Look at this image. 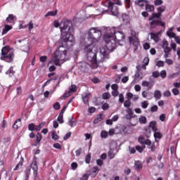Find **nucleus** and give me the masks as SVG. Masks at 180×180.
<instances>
[{"instance_id": "nucleus-13", "label": "nucleus", "mask_w": 180, "mask_h": 180, "mask_svg": "<svg viewBox=\"0 0 180 180\" xmlns=\"http://www.w3.org/2000/svg\"><path fill=\"white\" fill-rule=\"evenodd\" d=\"M142 96H143V98H147V99H148V100L153 99V93L143 91L142 92Z\"/></svg>"}, {"instance_id": "nucleus-1", "label": "nucleus", "mask_w": 180, "mask_h": 180, "mask_svg": "<svg viewBox=\"0 0 180 180\" xmlns=\"http://www.w3.org/2000/svg\"><path fill=\"white\" fill-rule=\"evenodd\" d=\"M102 37V31L98 27H91L89 29L86 38H82V44L85 46L84 51L86 53V58L88 61L91 63V68L95 70L99 66V63H105L106 60H109L110 53L116 49V40L112 34L106 33L104 35V41L105 46L100 48L101 59H96V53L92 51L94 44L98 43Z\"/></svg>"}, {"instance_id": "nucleus-12", "label": "nucleus", "mask_w": 180, "mask_h": 180, "mask_svg": "<svg viewBox=\"0 0 180 180\" xmlns=\"http://www.w3.org/2000/svg\"><path fill=\"white\" fill-rule=\"evenodd\" d=\"M145 9L146 12H154L155 11L154 5L150 4V2L148 1L146 5L145 6Z\"/></svg>"}, {"instance_id": "nucleus-50", "label": "nucleus", "mask_w": 180, "mask_h": 180, "mask_svg": "<svg viewBox=\"0 0 180 180\" xmlns=\"http://www.w3.org/2000/svg\"><path fill=\"white\" fill-rule=\"evenodd\" d=\"M160 76L161 77V78H166L167 77V71L162 70L160 73Z\"/></svg>"}, {"instance_id": "nucleus-27", "label": "nucleus", "mask_w": 180, "mask_h": 180, "mask_svg": "<svg viewBox=\"0 0 180 180\" xmlns=\"http://www.w3.org/2000/svg\"><path fill=\"white\" fill-rule=\"evenodd\" d=\"M9 77H13L15 74V70H13V67H11L10 69L6 72Z\"/></svg>"}, {"instance_id": "nucleus-61", "label": "nucleus", "mask_w": 180, "mask_h": 180, "mask_svg": "<svg viewBox=\"0 0 180 180\" xmlns=\"http://www.w3.org/2000/svg\"><path fill=\"white\" fill-rule=\"evenodd\" d=\"M111 94L116 97V96H119V91L118 90H112V92H111Z\"/></svg>"}, {"instance_id": "nucleus-40", "label": "nucleus", "mask_w": 180, "mask_h": 180, "mask_svg": "<svg viewBox=\"0 0 180 180\" xmlns=\"http://www.w3.org/2000/svg\"><path fill=\"white\" fill-rule=\"evenodd\" d=\"M141 68H142L146 71L147 70V65L142 64L141 66L140 65L136 66L137 71H140Z\"/></svg>"}, {"instance_id": "nucleus-55", "label": "nucleus", "mask_w": 180, "mask_h": 180, "mask_svg": "<svg viewBox=\"0 0 180 180\" xmlns=\"http://www.w3.org/2000/svg\"><path fill=\"white\" fill-rule=\"evenodd\" d=\"M152 77H153L154 78H158V77H160V72L158 71H155L152 73Z\"/></svg>"}, {"instance_id": "nucleus-20", "label": "nucleus", "mask_w": 180, "mask_h": 180, "mask_svg": "<svg viewBox=\"0 0 180 180\" xmlns=\"http://www.w3.org/2000/svg\"><path fill=\"white\" fill-rule=\"evenodd\" d=\"M14 20H16V17H15L12 14H10L8 17L6 19L7 23H12V22H14Z\"/></svg>"}, {"instance_id": "nucleus-26", "label": "nucleus", "mask_w": 180, "mask_h": 180, "mask_svg": "<svg viewBox=\"0 0 180 180\" xmlns=\"http://www.w3.org/2000/svg\"><path fill=\"white\" fill-rule=\"evenodd\" d=\"M158 33H150V39H152V40H154V41H158Z\"/></svg>"}, {"instance_id": "nucleus-51", "label": "nucleus", "mask_w": 180, "mask_h": 180, "mask_svg": "<svg viewBox=\"0 0 180 180\" xmlns=\"http://www.w3.org/2000/svg\"><path fill=\"white\" fill-rule=\"evenodd\" d=\"M149 63H150V58H148V57L144 58V59L143 60V64L145 65H148Z\"/></svg>"}, {"instance_id": "nucleus-5", "label": "nucleus", "mask_w": 180, "mask_h": 180, "mask_svg": "<svg viewBox=\"0 0 180 180\" xmlns=\"http://www.w3.org/2000/svg\"><path fill=\"white\" fill-rule=\"evenodd\" d=\"M1 56H4V60L6 61V63H12L15 57L13 51L9 49L8 46L3 47L1 49Z\"/></svg>"}, {"instance_id": "nucleus-24", "label": "nucleus", "mask_w": 180, "mask_h": 180, "mask_svg": "<svg viewBox=\"0 0 180 180\" xmlns=\"http://www.w3.org/2000/svg\"><path fill=\"white\" fill-rule=\"evenodd\" d=\"M51 137L52 140H58L59 137L57 134H56V131H52L50 132Z\"/></svg>"}, {"instance_id": "nucleus-32", "label": "nucleus", "mask_w": 180, "mask_h": 180, "mask_svg": "<svg viewBox=\"0 0 180 180\" xmlns=\"http://www.w3.org/2000/svg\"><path fill=\"white\" fill-rule=\"evenodd\" d=\"M127 112L128 113V115H127V119H130L131 116H133V110H131V108H128Z\"/></svg>"}, {"instance_id": "nucleus-4", "label": "nucleus", "mask_w": 180, "mask_h": 180, "mask_svg": "<svg viewBox=\"0 0 180 180\" xmlns=\"http://www.w3.org/2000/svg\"><path fill=\"white\" fill-rule=\"evenodd\" d=\"M32 169L33 171L34 180L39 179V166L37 165V161L36 160V158H34L32 164L30 165V167H27L26 170L25 171L26 180L29 179V176H30V171Z\"/></svg>"}, {"instance_id": "nucleus-43", "label": "nucleus", "mask_w": 180, "mask_h": 180, "mask_svg": "<svg viewBox=\"0 0 180 180\" xmlns=\"http://www.w3.org/2000/svg\"><path fill=\"white\" fill-rule=\"evenodd\" d=\"M23 166V162L20 161V162L18 163V165L15 166L14 171H18L19 168Z\"/></svg>"}, {"instance_id": "nucleus-48", "label": "nucleus", "mask_w": 180, "mask_h": 180, "mask_svg": "<svg viewBox=\"0 0 180 180\" xmlns=\"http://www.w3.org/2000/svg\"><path fill=\"white\" fill-rule=\"evenodd\" d=\"M162 4H163L162 0H155L154 1V5H155V6H160Z\"/></svg>"}, {"instance_id": "nucleus-10", "label": "nucleus", "mask_w": 180, "mask_h": 180, "mask_svg": "<svg viewBox=\"0 0 180 180\" xmlns=\"http://www.w3.org/2000/svg\"><path fill=\"white\" fill-rule=\"evenodd\" d=\"M132 41H134L133 45L135 47V50H137L138 46H139V44H140V42H139V39L137 38H136V37H129L130 44H131Z\"/></svg>"}, {"instance_id": "nucleus-21", "label": "nucleus", "mask_w": 180, "mask_h": 180, "mask_svg": "<svg viewBox=\"0 0 180 180\" xmlns=\"http://www.w3.org/2000/svg\"><path fill=\"white\" fill-rule=\"evenodd\" d=\"M37 125H35L33 123H31L28 125V130H30V131H37Z\"/></svg>"}, {"instance_id": "nucleus-58", "label": "nucleus", "mask_w": 180, "mask_h": 180, "mask_svg": "<svg viewBox=\"0 0 180 180\" xmlns=\"http://www.w3.org/2000/svg\"><path fill=\"white\" fill-rule=\"evenodd\" d=\"M101 136L102 139H106V137H108V132L106 131H102Z\"/></svg>"}, {"instance_id": "nucleus-46", "label": "nucleus", "mask_w": 180, "mask_h": 180, "mask_svg": "<svg viewBox=\"0 0 180 180\" xmlns=\"http://www.w3.org/2000/svg\"><path fill=\"white\" fill-rule=\"evenodd\" d=\"M69 89L72 94H73V92H77V86L72 84Z\"/></svg>"}, {"instance_id": "nucleus-8", "label": "nucleus", "mask_w": 180, "mask_h": 180, "mask_svg": "<svg viewBox=\"0 0 180 180\" xmlns=\"http://www.w3.org/2000/svg\"><path fill=\"white\" fill-rule=\"evenodd\" d=\"M87 173L91 178H95L99 173V167L98 166L94 167L91 170L88 171Z\"/></svg>"}, {"instance_id": "nucleus-39", "label": "nucleus", "mask_w": 180, "mask_h": 180, "mask_svg": "<svg viewBox=\"0 0 180 180\" xmlns=\"http://www.w3.org/2000/svg\"><path fill=\"white\" fill-rule=\"evenodd\" d=\"M46 124V122H42L39 124V125L37 126V131H40L43 127H44V125Z\"/></svg>"}, {"instance_id": "nucleus-34", "label": "nucleus", "mask_w": 180, "mask_h": 180, "mask_svg": "<svg viewBox=\"0 0 180 180\" xmlns=\"http://www.w3.org/2000/svg\"><path fill=\"white\" fill-rule=\"evenodd\" d=\"M57 15V11H49L45 15V18L48 16H56Z\"/></svg>"}, {"instance_id": "nucleus-6", "label": "nucleus", "mask_w": 180, "mask_h": 180, "mask_svg": "<svg viewBox=\"0 0 180 180\" xmlns=\"http://www.w3.org/2000/svg\"><path fill=\"white\" fill-rule=\"evenodd\" d=\"M108 12L110 15H112V16H117V15H119V7L114 4V5H112L109 9L103 11L102 13H106Z\"/></svg>"}, {"instance_id": "nucleus-35", "label": "nucleus", "mask_w": 180, "mask_h": 180, "mask_svg": "<svg viewBox=\"0 0 180 180\" xmlns=\"http://www.w3.org/2000/svg\"><path fill=\"white\" fill-rule=\"evenodd\" d=\"M167 34L169 37H171L172 39H175V37H176V34L171 31H167Z\"/></svg>"}, {"instance_id": "nucleus-36", "label": "nucleus", "mask_w": 180, "mask_h": 180, "mask_svg": "<svg viewBox=\"0 0 180 180\" xmlns=\"http://www.w3.org/2000/svg\"><path fill=\"white\" fill-rule=\"evenodd\" d=\"M102 98L104 100L109 99L110 98V94L108 92L103 93L102 95Z\"/></svg>"}, {"instance_id": "nucleus-63", "label": "nucleus", "mask_w": 180, "mask_h": 180, "mask_svg": "<svg viewBox=\"0 0 180 180\" xmlns=\"http://www.w3.org/2000/svg\"><path fill=\"white\" fill-rule=\"evenodd\" d=\"M172 92L174 95L176 96L179 94V90H178L176 88H174L172 90Z\"/></svg>"}, {"instance_id": "nucleus-30", "label": "nucleus", "mask_w": 180, "mask_h": 180, "mask_svg": "<svg viewBox=\"0 0 180 180\" xmlns=\"http://www.w3.org/2000/svg\"><path fill=\"white\" fill-rule=\"evenodd\" d=\"M20 126V119L17 120L14 124L13 125V129H19V127Z\"/></svg>"}, {"instance_id": "nucleus-17", "label": "nucleus", "mask_w": 180, "mask_h": 180, "mask_svg": "<svg viewBox=\"0 0 180 180\" xmlns=\"http://www.w3.org/2000/svg\"><path fill=\"white\" fill-rule=\"evenodd\" d=\"M112 5H114V4L110 0H106L103 3V6L108 8V9L112 7Z\"/></svg>"}, {"instance_id": "nucleus-42", "label": "nucleus", "mask_w": 180, "mask_h": 180, "mask_svg": "<svg viewBox=\"0 0 180 180\" xmlns=\"http://www.w3.org/2000/svg\"><path fill=\"white\" fill-rule=\"evenodd\" d=\"M118 96H119V99H118L119 102L120 103H123V102H124V96L122 94H119Z\"/></svg>"}, {"instance_id": "nucleus-33", "label": "nucleus", "mask_w": 180, "mask_h": 180, "mask_svg": "<svg viewBox=\"0 0 180 180\" xmlns=\"http://www.w3.org/2000/svg\"><path fill=\"white\" fill-rule=\"evenodd\" d=\"M150 26H160V20H153L150 22Z\"/></svg>"}, {"instance_id": "nucleus-54", "label": "nucleus", "mask_w": 180, "mask_h": 180, "mask_svg": "<svg viewBox=\"0 0 180 180\" xmlns=\"http://www.w3.org/2000/svg\"><path fill=\"white\" fill-rule=\"evenodd\" d=\"M152 16L153 17L154 19H159V18L161 16V15L160 14V13L158 11V13H153L152 14Z\"/></svg>"}, {"instance_id": "nucleus-28", "label": "nucleus", "mask_w": 180, "mask_h": 180, "mask_svg": "<svg viewBox=\"0 0 180 180\" xmlns=\"http://www.w3.org/2000/svg\"><path fill=\"white\" fill-rule=\"evenodd\" d=\"M154 131V137L155 139V140H157V139H162V135L161 134V133L158 132V130L153 131Z\"/></svg>"}, {"instance_id": "nucleus-31", "label": "nucleus", "mask_w": 180, "mask_h": 180, "mask_svg": "<svg viewBox=\"0 0 180 180\" xmlns=\"http://www.w3.org/2000/svg\"><path fill=\"white\" fill-rule=\"evenodd\" d=\"M167 7L165 6H161L158 8V12L161 15L163 12H165Z\"/></svg>"}, {"instance_id": "nucleus-25", "label": "nucleus", "mask_w": 180, "mask_h": 180, "mask_svg": "<svg viewBox=\"0 0 180 180\" xmlns=\"http://www.w3.org/2000/svg\"><path fill=\"white\" fill-rule=\"evenodd\" d=\"M139 122L141 124H146L147 123V117H146V116H141L139 119Z\"/></svg>"}, {"instance_id": "nucleus-22", "label": "nucleus", "mask_w": 180, "mask_h": 180, "mask_svg": "<svg viewBox=\"0 0 180 180\" xmlns=\"http://www.w3.org/2000/svg\"><path fill=\"white\" fill-rule=\"evenodd\" d=\"M79 67L82 71H86V68L89 67V65L86 64L85 62H82L79 63Z\"/></svg>"}, {"instance_id": "nucleus-60", "label": "nucleus", "mask_w": 180, "mask_h": 180, "mask_svg": "<svg viewBox=\"0 0 180 180\" xmlns=\"http://www.w3.org/2000/svg\"><path fill=\"white\" fill-rule=\"evenodd\" d=\"M89 176H90L89 174H88V172H87L83 175L82 178H81L80 180H88Z\"/></svg>"}, {"instance_id": "nucleus-14", "label": "nucleus", "mask_w": 180, "mask_h": 180, "mask_svg": "<svg viewBox=\"0 0 180 180\" xmlns=\"http://www.w3.org/2000/svg\"><path fill=\"white\" fill-rule=\"evenodd\" d=\"M102 120H103V114H98L94 120V124H98V123H100V122H102Z\"/></svg>"}, {"instance_id": "nucleus-41", "label": "nucleus", "mask_w": 180, "mask_h": 180, "mask_svg": "<svg viewBox=\"0 0 180 180\" xmlns=\"http://www.w3.org/2000/svg\"><path fill=\"white\" fill-rule=\"evenodd\" d=\"M138 141H139V143H141V144H142V146H144L146 139L144 138V136H139L138 139Z\"/></svg>"}, {"instance_id": "nucleus-9", "label": "nucleus", "mask_w": 180, "mask_h": 180, "mask_svg": "<svg viewBox=\"0 0 180 180\" xmlns=\"http://www.w3.org/2000/svg\"><path fill=\"white\" fill-rule=\"evenodd\" d=\"M148 0H136L135 1V5L141 8V9H144V6H146Z\"/></svg>"}, {"instance_id": "nucleus-29", "label": "nucleus", "mask_w": 180, "mask_h": 180, "mask_svg": "<svg viewBox=\"0 0 180 180\" xmlns=\"http://www.w3.org/2000/svg\"><path fill=\"white\" fill-rule=\"evenodd\" d=\"M161 96H162L161 91H160L159 90L155 91L154 97L156 99H161Z\"/></svg>"}, {"instance_id": "nucleus-56", "label": "nucleus", "mask_w": 180, "mask_h": 180, "mask_svg": "<svg viewBox=\"0 0 180 180\" xmlns=\"http://www.w3.org/2000/svg\"><path fill=\"white\" fill-rule=\"evenodd\" d=\"M41 139H43V136H41V134L37 133V141L39 143V141H41Z\"/></svg>"}, {"instance_id": "nucleus-11", "label": "nucleus", "mask_w": 180, "mask_h": 180, "mask_svg": "<svg viewBox=\"0 0 180 180\" xmlns=\"http://www.w3.org/2000/svg\"><path fill=\"white\" fill-rule=\"evenodd\" d=\"M91 96V93H83L82 95V98L84 103H88L89 102V96Z\"/></svg>"}, {"instance_id": "nucleus-52", "label": "nucleus", "mask_w": 180, "mask_h": 180, "mask_svg": "<svg viewBox=\"0 0 180 180\" xmlns=\"http://www.w3.org/2000/svg\"><path fill=\"white\" fill-rule=\"evenodd\" d=\"M108 154L110 160L115 158V153H113V151L112 150H110Z\"/></svg>"}, {"instance_id": "nucleus-45", "label": "nucleus", "mask_w": 180, "mask_h": 180, "mask_svg": "<svg viewBox=\"0 0 180 180\" xmlns=\"http://www.w3.org/2000/svg\"><path fill=\"white\" fill-rule=\"evenodd\" d=\"M71 95H72V93L70 91H66L63 94V99H65V98H68V96H71Z\"/></svg>"}, {"instance_id": "nucleus-57", "label": "nucleus", "mask_w": 180, "mask_h": 180, "mask_svg": "<svg viewBox=\"0 0 180 180\" xmlns=\"http://www.w3.org/2000/svg\"><path fill=\"white\" fill-rule=\"evenodd\" d=\"M63 114H59V116L58 117V122H59V123L63 124L64 123V120H63Z\"/></svg>"}, {"instance_id": "nucleus-37", "label": "nucleus", "mask_w": 180, "mask_h": 180, "mask_svg": "<svg viewBox=\"0 0 180 180\" xmlns=\"http://www.w3.org/2000/svg\"><path fill=\"white\" fill-rule=\"evenodd\" d=\"M124 108H129L131 106V102L130 101V100H126L124 103Z\"/></svg>"}, {"instance_id": "nucleus-59", "label": "nucleus", "mask_w": 180, "mask_h": 180, "mask_svg": "<svg viewBox=\"0 0 180 180\" xmlns=\"http://www.w3.org/2000/svg\"><path fill=\"white\" fill-rule=\"evenodd\" d=\"M111 89H112V91H117L119 89V86L116 84H113L111 85Z\"/></svg>"}, {"instance_id": "nucleus-3", "label": "nucleus", "mask_w": 180, "mask_h": 180, "mask_svg": "<svg viewBox=\"0 0 180 180\" xmlns=\"http://www.w3.org/2000/svg\"><path fill=\"white\" fill-rule=\"evenodd\" d=\"M60 37L63 41L64 46H72V42L75 41L74 35L71 34V21L69 20H62L60 22Z\"/></svg>"}, {"instance_id": "nucleus-15", "label": "nucleus", "mask_w": 180, "mask_h": 180, "mask_svg": "<svg viewBox=\"0 0 180 180\" xmlns=\"http://www.w3.org/2000/svg\"><path fill=\"white\" fill-rule=\"evenodd\" d=\"M134 168L136 171H140L143 168V164L140 161H136L134 163Z\"/></svg>"}, {"instance_id": "nucleus-7", "label": "nucleus", "mask_w": 180, "mask_h": 180, "mask_svg": "<svg viewBox=\"0 0 180 180\" xmlns=\"http://www.w3.org/2000/svg\"><path fill=\"white\" fill-rule=\"evenodd\" d=\"M109 34H112L115 41H122V40H123V39H124L125 37L124 34L122 32H111V33H109Z\"/></svg>"}, {"instance_id": "nucleus-49", "label": "nucleus", "mask_w": 180, "mask_h": 180, "mask_svg": "<svg viewBox=\"0 0 180 180\" xmlns=\"http://www.w3.org/2000/svg\"><path fill=\"white\" fill-rule=\"evenodd\" d=\"M101 109H103V110H108V109H109V104L107 103H103L101 106Z\"/></svg>"}, {"instance_id": "nucleus-18", "label": "nucleus", "mask_w": 180, "mask_h": 180, "mask_svg": "<svg viewBox=\"0 0 180 180\" xmlns=\"http://www.w3.org/2000/svg\"><path fill=\"white\" fill-rule=\"evenodd\" d=\"M140 71H138L135 75H134V82H139L140 79H143V77L140 76Z\"/></svg>"}, {"instance_id": "nucleus-38", "label": "nucleus", "mask_w": 180, "mask_h": 180, "mask_svg": "<svg viewBox=\"0 0 180 180\" xmlns=\"http://www.w3.org/2000/svg\"><path fill=\"white\" fill-rule=\"evenodd\" d=\"M141 105V108H143V109H147V108H148V101H143Z\"/></svg>"}, {"instance_id": "nucleus-19", "label": "nucleus", "mask_w": 180, "mask_h": 180, "mask_svg": "<svg viewBox=\"0 0 180 180\" xmlns=\"http://www.w3.org/2000/svg\"><path fill=\"white\" fill-rule=\"evenodd\" d=\"M68 124L70 126V127H74V126H77V121L74 120L73 117L69 118Z\"/></svg>"}, {"instance_id": "nucleus-53", "label": "nucleus", "mask_w": 180, "mask_h": 180, "mask_svg": "<svg viewBox=\"0 0 180 180\" xmlns=\"http://www.w3.org/2000/svg\"><path fill=\"white\" fill-rule=\"evenodd\" d=\"M60 108H61V105H60V103L57 102L53 105V108L55 109V110H58V109H60Z\"/></svg>"}, {"instance_id": "nucleus-16", "label": "nucleus", "mask_w": 180, "mask_h": 180, "mask_svg": "<svg viewBox=\"0 0 180 180\" xmlns=\"http://www.w3.org/2000/svg\"><path fill=\"white\" fill-rule=\"evenodd\" d=\"M9 30H12V26L5 25L4 28L3 29V31L1 33L2 36H4V34H6V33H8V32H9Z\"/></svg>"}, {"instance_id": "nucleus-44", "label": "nucleus", "mask_w": 180, "mask_h": 180, "mask_svg": "<svg viewBox=\"0 0 180 180\" xmlns=\"http://www.w3.org/2000/svg\"><path fill=\"white\" fill-rule=\"evenodd\" d=\"M91 154H88L86 157H85V162L86 164H89V162H91Z\"/></svg>"}, {"instance_id": "nucleus-47", "label": "nucleus", "mask_w": 180, "mask_h": 180, "mask_svg": "<svg viewBox=\"0 0 180 180\" xmlns=\"http://www.w3.org/2000/svg\"><path fill=\"white\" fill-rule=\"evenodd\" d=\"M146 148V146L141 147L140 146H136V151H139V153H143V150Z\"/></svg>"}, {"instance_id": "nucleus-23", "label": "nucleus", "mask_w": 180, "mask_h": 180, "mask_svg": "<svg viewBox=\"0 0 180 180\" xmlns=\"http://www.w3.org/2000/svg\"><path fill=\"white\" fill-rule=\"evenodd\" d=\"M155 126H157V122L155 121H152L150 122L149 127L152 129L153 131H155V130H158L157 129V127Z\"/></svg>"}, {"instance_id": "nucleus-64", "label": "nucleus", "mask_w": 180, "mask_h": 180, "mask_svg": "<svg viewBox=\"0 0 180 180\" xmlns=\"http://www.w3.org/2000/svg\"><path fill=\"white\" fill-rule=\"evenodd\" d=\"M156 65L158 67H164V61L162 60L158 61Z\"/></svg>"}, {"instance_id": "nucleus-62", "label": "nucleus", "mask_w": 180, "mask_h": 180, "mask_svg": "<svg viewBox=\"0 0 180 180\" xmlns=\"http://www.w3.org/2000/svg\"><path fill=\"white\" fill-rule=\"evenodd\" d=\"M53 146L57 150H61V145L59 143H54Z\"/></svg>"}, {"instance_id": "nucleus-2", "label": "nucleus", "mask_w": 180, "mask_h": 180, "mask_svg": "<svg viewBox=\"0 0 180 180\" xmlns=\"http://www.w3.org/2000/svg\"><path fill=\"white\" fill-rule=\"evenodd\" d=\"M59 42L61 43V45L56 49V51L52 55L51 60L49 62V64L54 63L55 65L61 67L60 61H67L69 58L67 55V49H71L74 46L75 41L72 42V45L68 46V45H64V41H63V37H60Z\"/></svg>"}]
</instances>
